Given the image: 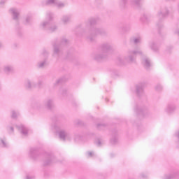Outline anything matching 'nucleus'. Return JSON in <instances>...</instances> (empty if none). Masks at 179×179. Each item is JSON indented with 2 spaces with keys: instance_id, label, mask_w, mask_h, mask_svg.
<instances>
[{
  "instance_id": "nucleus-24",
  "label": "nucleus",
  "mask_w": 179,
  "mask_h": 179,
  "mask_svg": "<svg viewBox=\"0 0 179 179\" xmlns=\"http://www.w3.org/2000/svg\"><path fill=\"white\" fill-rule=\"evenodd\" d=\"M89 24H90V26H93V24H96V20L91 19L89 22Z\"/></svg>"
},
{
  "instance_id": "nucleus-21",
  "label": "nucleus",
  "mask_w": 179,
  "mask_h": 179,
  "mask_svg": "<svg viewBox=\"0 0 179 179\" xmlns=\"http://www.w3.org/2000/svg\"><path fill=\"white\" fill-rule=\"evenodd\" d=\"M0 141H1V143L0 145H1V146H2V148H6V146H8L5 140L0 139Z\"/></svg>"
},
{
  "instance_id": "nucleus-37",
  "label": "nucleus",
  "mask_w": 179,
  "mask_h": 179,
  "mask_svg": "<svg viewBox=\"0 0 179 179\" xmlns=\"http://www.w3.org/2000/svg\"><path fill=\"white\" fill-rule=\"evenodd\" d=\"M10 129L11 130V132H13V127H10Z\"/></svg>"
},
{
  "instance_id": "nucleus-5",
  "label": "nucleus",
  "mask_w": 179,
  "mask_h": 179,
  "mask_svg": "<svg viewBox=\"0 0 179 179\" xmlns=\"http://www.w3.org/2000/svg\"><path fill=\"white\" fill-rule=\"evenodd\" d=\"M46 3L47 5H54L57 6V8H64V6H65V3L58 0H47Z\"/></svg>"
},
{
  "instance_id": "nucleus-40",
  "label": "nucleus",
  "mask_w": 179,
  "mask_h": 179,
  "mask_svg": "<svg viewBox=\"0 0 179 179\" xmlns=\"http://www.w3.org/2000/svg\"><path fill=\"white\" fill-rule=\"evenodd\" d=\"M61 82V80H58L57 81V83H59Z\"/></svg>"
},
{
  "instance_id": "nucleus-28",
  "label": "nucleus",
  "mask_w": 179,
  "mask_h": 179,
  "mask_svg": "<svg viewBox=\"0 0 179 179\" xmlns=\"http://www.w3.org/2000/svg\"><path fill=\"white\" fill-rule=\"evenodd\" d=\"M127 0H120V4L122 5V6H124L127 3Z\"/></svg>"
},
{
  "instance_id": "nucleus-9",
  "label": "nucleus",
  "mask_w": 179,
  "mask_h": 179,
  "mask_svg": "<svg viewBox=\"0 0 179 179\" xmlns=\"http://www.w3.org/2000/svg\"><path fill=\"white\" fill-rule=\"evenodd\" d=\"M3 72L6 75H10V73H13V67L12 66H4Z\"/></svg>"
},
{
  "instance_id": "nucleus-18",
  "label": "nucleus",
  "mask_w": 179,
  "mask_h": 179,
  "mask_svg": "<svg viewBox=\"0 0 179 179\" xmlns=\"http://www.w3.org/2000/svg\"><path fill=\"white\" fill-rule=\"evenodd\" d=\"M45 65H47V62L45 60H43L38 63V68H44Z\"/></svg>"
},
{
  "instance_id": "nucleus-23",
  "label": "nucleus",
  "mask_w": 179,
  "mask_h": 179,
  "mask_svg": "<svg viewBox=\"0 0 179 179\" xmlns=\"http://www.w3.org/2000/svg\"><path fill=\"white\" fill-rule=\"evenodd\" d=\"M17 115H19V113H16V111L13 110L12 111V118H16V117H17Z\"/></svg>"
},
{
  "instance_id": "nucleus-16",
  "label": "nucleus",
  "mask_w": 179,
  "mask_h": 179,
  "mask_svg": "<svg viewBox=\"0 0 179 179\" xmlns=\"http://www.w3.org/2000/svg\"><path fill=\"white\" fill-rule=\"evenodd\" d=\"M150 48L154 52H157V51H159V46H157L155 42L150 43Z\"/></svg>"
},
{
  "instance_id": "nucleus-30",
  "label": "nucleus",
  "mask_w": 179,
  "mask_h": 179,
  "mask_svg": "<svg viewBox=\"0 0 179 179\" xmlns=\"http://www.w3.org/2000/svg\"><path fill=\"white\" fill-rule=\"evenodd\" d=\"M31 20V16H27V17H26V22H27V23H30Z\"/></svg>"
},
{
  "instance_id": "nucleus-41",
  "label": "nucleus",
  "mask_w": 179,
  "mask_h": 179,
  "mask_svg": "<svg viewBox=\"0 0 179 179\" xmlns=\"http://www.w3.org/2000/svg\"><path fill=\"white\" fill-rule=\"evenodd\" d=\"M176 33L179 35V30Z\"/></svg>"
},
{
  "instance_id": "nucleus-22",
  "label": "nucleus",
  "mask_w": 179,
  "mask_h": 179,
  "mask_svg": "<svg viewBox=\"0 0 179 179\" xmlns=\"http://www.w3.org/2000/svg\"><path fill=\"white\" fill-rule=\"evenodd\" d=\"M54 54H59V48L57 45L54 46Z\"/></svg>"
},
{
  "instance_id": "nucleus-36",
  "label": "nucleus",
  "mask_w": 179,
  "mask_h": 179,
  "mask_svg": "<svg viewBox=\"0 0 179 179\" xmlns=\"http://www.w3.org/2000/svg\"><path fill=\"white\" fill-rule=\"evenodd\" d=\"M176 136H177V138H179V131L176 134Z\"/></svg>"
},
{
  "instance_id": "nucleus-10",
  "label": "nucleus",
  "mask_w": 179,
  "mask_h": 179,
  "mask_svg": "<svg viewBox=\"0 0 179 179\" xmlns=\"http://www.w3.org/2000/svg\"><path fill=\"white\" fill-rule=\"evenodd\" d=\"M144 86H145V84H143V83H140L138 85H136V93L138 96L143 94V87Z\"/></svg>"
},
{
  "instance_id": "nucleus-29",
  "label": "nucleus",
  "mask_w": 179,
  "mask_h": 179,
  "mask_svg": "<svg viewBox=\"0 0 179 179\" xmlns=\"http://www.w3.org/2000/svg\"><path fill=\"white\" fill-rule=\"evenodd\" d=\"M139 2H141V0H134L133 5H139Z\"/></svg>"
},
{
  "instance_id": "nucleus-25",
  "label": "nucleus",
  "mask_w": 179,
  "mask_h": 179,
  "mask_svg": "<svg viewBox=\"0 0 179 179\" xmlns=\"http://www.w3.org/2000/svg\"><path fill=\"white\" fill-rule=\"evenodd\" d=\"M87 156L88 157H93V156H94V152L90 151L87 152Z\"/></svg>"
},
{
  "instance_id": "nucleus-3",
  "label": "nucleus",
  "mask_w": 179,
  "mask_h": 179,
  "mask_svg": "<svg viewBox=\"0 0 179 179\" xmlns=\"http://www.w3.org/2000/svg\"><path fill=\"white\" fill-rule=\"evenodd\" d=\"M53 15L51 13H47V19L48 21H44L41 23V29H47L50 26V21L52 20Z\"/></svg>"
},
{
  "instance_id": "nucleus-12",
  "label": "nucleus",
  "mask_w": 179,
  "mask_h": 179,
  "mask_svg": "<svg viewBox=\"0 0 179 179\" xmlns=\"http://www.w3.org/2000/svg\"><path fill=\"white\" fill-rule=\"evenodd\" d=\"M103 29H100V28H93L91 30V33L92 34H93V36H98V34H103Z\"/></svg>"
},
{
  "instance_id": "nucleus-20",
  "label": "nucleus",
  "mask_w": 179,
  "mask_h": 179,
  "mask_svg": "<svg viewBox=\"0 0 179 179\" xmlns=\"http://www.w3.org/2000/svg\"><path fill=\"white\" fill-rule=\"evenodd\" d=\"M57 29H58V27L56 25H53V26L49 27V31L52 33V31H55V30H57Z\"/></svg>"
},
{
  "instance_id": "nucleus-17",
  "label": "nucleus",
  "mask_w": 179,
  "mask_h": 179,
  "mask_svg": "<svg viewBox=\"0 0 179 179\" xmlns=\"http://www.w3.org/2000/svg\"><path fill=\"white\" fill-rule=\"evenodd\" d=\"M174 110H176V106H174L173 105H169L166 108V111L168 113H173V111H174Z\"/></svg>"
},
{
  "instance_id": "nucleus-27",
  "label": "nucleus",
  "mask_w": 179,
  "mask_h": 179,
  "mask_svg": "<svg viewBox=\"0 0 179 179\" xmlns=\"http://www.w3.org/2000/svg\"><path fill=\"white\" fill-rule=\"evenodd\" d=\"M67 43H68V41H67L66 38H63V39L62 40V44L63 45H65V44H66Z\"/></svg>"
},
{
  "instance_id": "nucleus-32",
  "label": "nucleus",
  "mask_w": 179,
  "mask_h": 179,
  "mask_svg": "<svg viewBox=\"0 0 179 179\" xmlns=\"http://www.w3.org/2000/svg\"><path fill=\"white\" fill-rule=\"evenodd\" d=\"M6 3V0H1L0 1V5H5Z\"/></svg>"
},
{
  "instance_id": "nucleus-2",
  "label": "nucleus",
  "mask_w": 179,
  "mask_h": 179,
  "mask_svg": "<svg viewBox=\"0 0 179 179\" xmlns=\"http://www.w3.org/2000/svg\"><path fill=\"white\" fill-rule=\"evenodd\" d=\"M138 54H142L140 50H129L127 52V55L124 57L121 62H134L135 61V56Z\"/></svg>"
},
{
  "instance_id": "nucleus-35",
  "label": "nucleus",
  "mask_w": 179,
  "mask_h": 179,
  "mask_svg": "<svg viewBox=\"0 0 179 179\" xmlns=\"http://www.w3.org/2000/svg\"><path fill=\"white\" fill-rule=\"evenodd\" d=\"M78 138H80V136H77L75 138V141H78Z\"/></svg>"
},
{
  "instance_id": "nucleus-39",
  "label": "nucleus",
  "mask_w": 179,
  "mask_h": 179,
  "mask_svg": "<svg viewBox=\"0 0 179 179\" xmlns=\"http://www.w3.org/2000/svg\"><path fill=\"white\" fill-rule=\"evenodd\" d=\"M55 129L56 131H58V127H55Z\"/></svg>"
},
{
  "instance_id": "nucleus-8",
  "label": "nucleus",
  "mask_w": 179,
  "mask_h": 179,
  "mask_svg": "<svg viewBox=\"0 0 179 179\" xmlns=\"http://www.w3.org/2000/svg\"><path fill=\"white\" fill-rule=\"evenodd\" d=\"M10 13L13 16V20H17L19 19V10L16 8L10 9Z\"/></svg>"
},
{
  "instance_id": "nucleus-42",
  "label": "nucleus",
  "mask_w": 179,
  "mask_h": 179,
  "mask_svg": "<svg viewBox=\"0 0 179 179\" xmlns=\"http://www.w3.org/2000/svg\"><path fill=\"white\" fill-rule=\"evenodd\" d=\"M0 89H1V85H0Z\"/></svg>"
},
{
  "instance_id": "nucleus-13",
  "label": "nucleus",
  "mask_w": 179,
  "mask_h": 179,
  "mask_svg": "<svg viewBox=\"0 0 179 179\" xmlns=\"http://www.w3.org/2000/svg\"><path fill=\"white\" fill-rule=\"evenodd\" d=\"M142 64L145 66V68H149L152 66V63L150 62V60L148 57H144L143 59Z\"/></svg>"
},
{
  "instance_id": "nucleus-26",
  "label": "nucleus",
  "mask_w": 179,
  "mask_h": 179,
  "mask_svg": "<svg viewBox=\"0 0 179 179\" xmlns=\"http://www.w3.org/2000/svg\"><path fill=\"white\" fill-rule=\"evenodd\" d=\"M174 177V175H167L164 177V179H171Z\"/></svg>"
},
{
  "instance_id": "nucleus-11",
  "label": "nucleus",
  "mask_w": 179,
  "mask_h": 179,
  "mask_svg": "<svg viewBox=\"0 0 179 179\" xmlns=\"http://www.w3.org/2000/svg\"><path fill=\"white\" fill-rule=\"evenodd\" d=\"M44 106L46 108L51 110L54 107V101L52 99H48L44 102Z\"/></svg>"
},
{
  "instance_id": "nucleus-19",
  "label": "nucleus",
  "mask_w": 179,
  "mask_h": 179,
  "mask_svg": "<svg viewBox=\"0 0 179 179\" xmlns=\"http://www.w3.org/2000/svg\"><path fill=\"white\" fill-rule=\"evenodd\" d=\"M134 44H139V43H142V38H141L139 36L134 38Z\"/></svg>"
},
{
  "instance_id": "nucleus-34",
  "label": "nucleus",
  "mask_w": 179,
  "mask_h": 179,
  "mask_svg": "<svg viewBox=\"0 0 179 179\" xmlns=\"http://www.w3.org/2000/svg\"><path fill=\"white\" fill-rule=\"evenodd\" d=\"M27 179H34L33 176H27Z\"/></svg>"
},
{
  "instance_id": "nucleus-7",
  "label": "nucleus",
  "mask_w": 179,
  "mask_h": 179,
  "mask_svg": "<svg viewBox=\"0 0 179 179\" xmlns=\"http://www.w3.org/2000/svg\"><path fill=\"white\" fill-rule=\"evenodd\" d=\"M169 15V10L167 8L161 9L157 14V16L159 19H162V17H166Z\"/></svg>"
},
{
  "instance_id": "nucleus-33",
  "label": "nucleus",
  "mask_w": 179,
  "mask_h": 179,
  "mask_svg": "<svg viewBox=\"0 0 179 179\" xmlns=\"http://www.w3.org/2000/svg\"><path fill=\"white\" fill-rule=\"evenodd\" d=\"M96 145L97 146H100L101 145V141H99L97 143H96Z\"/></svg>"
},
{
  "instance_id": "nucleus-6",
  "label": "nucleus",
  "mask_w": 179,
  "mask_h": 179,
  "mask_svg": "<svg viewBox=\"0 0 179 179\" xmlns=\"http://www.w3.org/2000/svg\"><path fill=\"white\" fill-rule=\"evenodd\" d=\"M25 87L27 89H33V87H36V80L34 79L32 80H27L24 83Z\"/></svg>"
},
{
  "instance_id": "nucleus-15",
  "label": "nucleus",
  "mask_w": 179,
  "mask_h": 179,
  "mask_svg": "<svg viewBox=\"0 0 179 179\" xmlns=\"http://www.w3.org/2000/svg\"><path fill=\"white\" fill-rule=\"evenodd\" d=\"M18 129L22 135H27L28 130L27 128H26L24 126L20 125V127H18Z\"/></svg>"
},
{
  "instance_id": "nucleus-38",
  "label": "nucleus",
  "mask_w": 179,
  "mask_h": 179,
  "mask_svg": "<svg viewBox=\"0 0 179 179\" xmlns=\"http://www.w3.org/2000/svg\"><path fill=\"white\" fill-rule=\"evenodd\" d=\"M2 46H3V45H2V43L0 42V48H2Z\"/></svg>"
},
{
  "instance_id": "nucleus-31",
  "label": "nucleus",
  "mask_w": 179,
  "mask_h": 179,
  "mask_svg": "<svg viewBox=\"0 0 179 179\" xmlns=\"http://www.w3.org/2000/svg\"><path fill=\"white\" fill-rule=\"evenodd\" d=\"M155 89H156V90H158V91L162 90V87L160 85H158L156 86Z\"/></svg>"
},
{
  "instance_id": "nucleus-1",
  "label": "nucleus",
  "mask_w": 179,
  "mask_h": 179,
  "mask_svg": "<svg viewBox=\"0 0 179 179\" xmlns=\"http://www.w3.org/2000/svg\"><path fill=\"white\" fill-rule=\"evenodd\" d=\"M110 50H111V45L109 44H104L102 46V49L99 52L92 55V58H94L96 61H100V59H103V58L107 55V52L108 51H110Z\"/></svg>"
},
{
  "instance_id": "nucleus-14",
  "label": "nucleus",
  "mask_w": 179,
  "mask_h": 179,
  "mask_svg": "<svg viewBox=\"0 0 179 179\" xmlns=\"http://www.w3.org/2000/svg\"><path fill=\"white\" fill-rule=\"evenodd\" d=\"M61 21L62 22V23H64V24H66L71 22V16L70 15H64L62 17Z\"/></svg>"
},
{
  "instance_id": "nucleus-4",
  "label": "nucleus",
  "mask_w": 179,
  "mask_h": 179,
  "mask_svg": "<svg viewBox=\"0 0 179 179\" xmlns=\"http://www.w3.org/2000/svg\"><path fill=\"white\" fill-rule=\"evenodd\" d=\"M58 135L62 141H69L71 139V135L65 130H59Z\"/></svg>"
}]
</instances>
